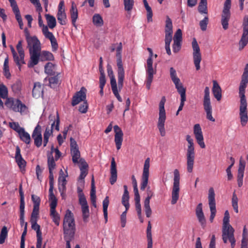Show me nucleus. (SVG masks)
Instances as JSON below:
<instances>
[{"label": "nucleus", "instance_id": "f704fd0d", "mask_svg": "<svg viewBox=\"0 0 248 248\" xmlns=\"http://www.w3.org/2000/svg\"><path fill=\"white\" fill-rule=\"evenodd\" d=\"M70 13L72 24L74 26H76V22L78 17V11L76 5L74 2L72 3Z\"/></svg>", "mask_w": 248, "mask_h": 248}, {"label": "nucleus", "instance_id": "ddd939ff", "mask_svg": "<svg viewBox=\"0 0 248 248\" xmlns=\"http://www.w3.org/2000/svg\"><path fill=\"white\" fill-rule=\"evenodd\" d=\"M193 48V62L196 67V70H199L201 68L200 63L202 61V54L200 51V48L197 42L196 39L194 38L192 42Z\"/></svg>", "mask_w": 248, "mask_h": 248}, {"label": "nucleus", "instance_id": "6e6552de", "mask_svg": "<svg viewBox=\"0 0 248 248\" xmlns=\"http://www.w3.org/2000/svg\"><path fill=\"white\" fill-rule=\"evenodd\" d=\"M4 105L15 112H19L21 114L25 113L28 109L27 107L19 99L14 100L12 97L6 98Z\"/></svg>", "mask_w": 248, "mask_h": 248}, {"label": "nucleus", "instance_id": "b1692460", "mask_svg": "<svg viewBox=\"0 0 248 248\" xmlns=\"http://www.w3.org/2000/svg\"><path fill=\"white\" fill-rule=\"evenodd\" d=\"M170 72L171 79L174 84L177 92L186 90V89L183 87L182 83L181 82L180 79L177 76L176 70L173 67H170Z\"/></svg>", "mask_w": 248, "mask_h": 248}, {"label": "nucleus", "instance_id": "2eb2a0df", "mask_svg": "<svg viewBox=\"0 0 248 248\" xmlns=\"http://www.w3.org/2000/svg\"><path fill=\"white\" fill-rule=\"evenodd\" d=\"M150 161V158L148 157L144 162L140 184V189L141 190H144L148 185L149 177Z\"/></svg>", "mask_w": 248, "mask_h": 248}, {"label": "nucleus", "instance_id": "412c9836", "mask_svg": "<svg viewBox=\"0 0 248 248\" xmlns=\"http://www.w3.org/2000/svg\"><path fill=\"white\" fill-rule=\"evenodd\" d=\"M86 89L81 87L80 91L77 92L72 97V105L75 106L81 101H85L86 98Z\"/></svg>", "mask_w": 248, "mask_h": 248}, {"label": "nucleus", "instance_id": "052dcab7", "mask_svg": "<svg viewBox=\"0 0 248 248\" xmlns=\"http://www.w3.org/2000/svg\"><path fill=\"white\" fill-rule=\"evenodd\" d=\"M92 188L90 192V197H91V201L93 200H96V191H95V188L94 186V178L93 177L92 179Z\"/></svg>", "mask_w": 248, "mask_h": 248}, {"label": "nucleus", "instance_id": "bb28decb", "mask_svg": "<svg viewBox=\"0 0 248 248\" xmlns=\"http://www.w3.org/2000/svg\"><path fill=\"white\" fill-rule=\"evenodd\" d=\"M10 3L11 6L12 8V10L15 15L17 21L20 28L22 29L23 26V23L20 15V11L16 4V2L15 0H8Z\"/></svg>", "mask_w": 248, "mask_h": 248}, {"label": "nucleus", "instance_id": "774afa93", "mask_svg": "<svg viewBox=\"0 0 248 248\" xmlns=\"http://www.w3.org/2000/svg\"><path fill=\"white\" fill-rule=\"evenodd\" d=\"M181 47V42H174L172 45V49L174 53H177L179 51Z\"/></svg>", "mask_w": 248, "mask_h": 248}, {"label": "nucleus", "instance_id": "f257e3e1", "mask_svg": "<svg viewBox=\"0 0 248 248\" xmlns=\"http://www.w3.org/2000/svg\"><path fill=\"white\" fill-rule=\"evenodd\" d=\"M25 32L27 48L29 49L30 56V59L28 63V67H34L38 63L39 61L43 62L54 60V56L50 52H41V43L36 36H31L27 29H25Z\"/></svg>", "mask_w": 248, "mask_h": 248}, {"label": "nucleus", "instance_id": "4d7b16f0", "mask_svg": "<svg viewBox=\"0 0 248 248\" xmlns=\"http://www.w3.org/2000/svg\"><path fill=\"white\" fill-rule=\"evenodd\" d=\"M10 127L16 131L19 134L24 129V128L20 126L18 123L12 122L9 123Z\"/></svg>", "mask_w": 248, "mask_h": 248}, {"label": "nucleus", "instance_id": "7c9ffc66", "mask_svg": "<svg viewBox=\"0 0 248 248\" xmlns=\"http://www.w3.org/2000/svg\"><path fill=\"white\" fill-rule=\"evenodd\" d=\"M79 163L80 164L79 169L80 170L79 179L83 180L88 174V165L83 158L79 159Z\"/></svg>", "mask_w": 248, "mask_h": 248}, {"label": "nucleus", "instance_id": "20e7f679", "mask_svg": "<svg viewBox=\"0 0 248 248\" xmlns=\"http://www.w3.org/2000/svg\"><path fill=\"white\" fill-rule=\"evenodd\" d=\"M147 50L149 53V56L147 60V64L146 66V86L147 88L149 90L152 82L154 75L156 72V64L155 66V68H153V52L151 48L148 47Z\"/></svg>", "mask_w": 248, "mask_h": 248}, {"label": "nucleus", "instance_id": "473e14b6", "mask_svg": "<svg viewBox=\"0 0 248 248\" xmlns=\"http://www.w3.org/2000/svg\"><path fill=\"white\" fill-rule=\"evenodd\" d=\"M15 159L16 162L20 169L24 168L26 165V162L20 154V149L17 146L16 149Z\"/></svg>", "mask_w": 248, "mask_h": 248}, {"label": "nucleus", "instance_id": "393cba45", "mask_svg": "<svg viewBox=\"0 0 248 248\" xmlns=\"http://www.w3.org/2000/svg\"><path fill=\"white\" fill-rule=\"evenodd\" d=\"M194 134L197 143L202 148H204L205 145L203 141V137L201 127L199 124H196L194 126Z\"/></svg>", "mask_w": 248, "mask_h": 248}, {"label": "nucleus", "instance_id": "49530a36", "mask_svg": "<svg viewBox=\"0 0 248 248\" xmlns=\"http://www.w3.org/2000/svg\"><path fill=\"white\" fill-rule=\"evenodd\" d=\"M11 52L14 58V60L16 64L18 66L19 68L20 69L21 64V60H20V57L18 56L17 53L15 51L14 47L12 46H10Z\"/></svg>", "mask_w": 248, "mask_h": 248}, {"label": "nucleus", "instance_id": "13d9d810", "mask_svg": "<svg viewBox=\"0 0 248 248\" xmlns=\"http://www.w3.org/2000/svg\"><path fill=\"white\" fill-rule=\"evenodd\" d=\"M238 198L235 192L233 193L232 199V206L236 213H238Z\"/></svg>", "mask_w": 248, "mask_h": 248}, {"label": "nucleus", "instance_id": "e2e57ef3", "mask_svg": "<svg viewBox=\"0 0 248 248\" xmlns=\"http://www.w3.org/2000/svg\"><path fill=\"white\" fill-rule=\"evenodd\" d=\"M8 91L6 86L3 83H1V98L6 99L8 98Z\"/></svg>", "mask_w": 248, "mask_h": 248}, {"label": "nucleus", "instance_id": "39448f33", "mask_svg": "<svg viewBox=\"0 0 248 248\" xmlns=\"http://www.w3.org/2000/svg\"><path fill=\"white\" fill-rule=\"evenodd\" d=\"M122 49V43H120L116 48L117 75L118 88L120 91L123 87L124 80V70L122 62L121 51Z\"/></svg>", "mask_w": 248, "mask_h": 248}, {"label": "nucleus", "instance_id": "338daca9", "mask_svg": "<svg viewBox=\"0 0 248 248\" xmlns=\"http://www.w3.org/2000/svg\"><path fill=\"white\" fill-rule=\"evenodd\" d=\"M127 211V210H126V209H125V210L123 212L121 216V226L123 228H124L126 225Z\"/></svg>", "mask_w": 248, "mask_h": 248}, {"label": "nucleus", "instance_id": "a878e982", "mask_svg": "<svg viewBox=\"0 0 248 248\" xmlns=\"http://www.w3.org/2000/svg\"><path fill=\"white\" fill-rule=\"evenodd\" d=\"M114 130L115 132L114 141L116 148L119 150L121 149L122 144L123 133L121 129L117 125L114 126Z\"/></svg>", "mask_w": 248, "mask_h": 248}, {"label": "nucleus", "instance_id": "9d476101", "mask_svg": "<svg viewBox=\"0 0 248 248\" xmlns=\"http://www.w3.org/2000/svg\"><path fill=\"white\" fill-rule=\"evenodd\" d=\"M174 178L172 190L171 193V201L172 204H175L179 197L180 191V174L179 171L177 169L174 170Z\"/></svg>", "mask_w": 248, "mask_h": 248}, {"label": "nucleus", "instance_id": "6ab92c4d", "mask_svg": "<svg viewBox=\"0 0 248 248\" xmlns=\"http://www.w3.org/2000/svg\"><path fill=\"white\" fill-rule=\"evenodd\" d=\"M79 203L81 205L83 221L86 222L89 217V208L85 196L81 191L79 193Z\"/></svg>", "mask_w": 248, "mask_h": 248}, {"label": "nucleus", "instance_id": "a211bd4d", "mask_svg": "<svg viewBox=\"0 0 248 248\" xmlns=\"http://www.w3.org/2000/svg\"><path fill=\"white\" fill-rule=\"evenodd\" d=\"M165 23V46H170L172 40V35L173 33L172 23L171 19L168 16H166Z\"/></svg>", "mask_w": 248, "mask_h": 248}, {"label": "nucleus", "instance_id": "c756f323", "mask_svg": "<svg viewBox=\"0 0 248 248\" xmlns=\"http://www.w3.org/2000/svg\"><path fill=\"white\" fill-rule=\"evenodd\" d=\"M117 171L116 169V164L114 157L112 158L110 167V177L109 178L110 183L112 185L117 181Z\"/></svg>", "mask_w": 248, "mask_h": 248}, {"label": "nucleus", "instance_id": "603ef678", "mask_svg": "<svg viewBox=\"0 0 248 248\" xmlns=\"http://www.w3.org/2000/svg\"><path fill=\"white\" fill-rule=\"evenodd\" d=\"M47 165L49 170H53L55 168L56 163L52 155H48L47 156Z\"/></svg>", "mask_w": 248, "mask_h": 248}, {"label": "nucleus", "instance_id": "6e6d98bb", "mask_svg": "<svg viewBox=\"0 0 248 248\" xmlns=\"http://www.w3.org/2000/svg\"><path fill=\"white\" fill-rule=\"evenodd\" d=\"M107 71H108V76L110 78V85H112L114 83V84H117L116 81L115 79V78L114 76V75L113 74V71L112 70V69L110 65H108L107 67Z\"/></svg>", "mask_w": 248, "mask_h": 248}, {"label": "nucleus", "instance_id": "09e8293b", "mask_svg": "<svg viewBox=\"0 0 248 248\" xmlns=\"http://www.w3.org/2000/svg\"><path fill=\"white\" fill-rule=\"evenodd\" d=\"M93 22L97 26H101L103 25V20L99 14H96L93 17Z\"/></svg>", "mask_w": 248, "mask_h": 248}, {"label": "nucleus", "instance_id": "2f4dec72", "mask_svg": "<svg viewBox=\"0 0 248 248\" xmlns=\"http://www.w3.org/2000/svg\"><path fill=\"white\" fill-rule=\"evenodd\" d=\"M212 93L214 97L219 101L221 99L222 93L221 89L219 85L216 80L213 81Z\"/></svg>", "mask_w": 248, "mask_h": 248}, {"label": "nucleus", "instance_id": "9b49d317", "mask_svg": "<svg viewBox=\"0 0 248 248\" xmlns=\"http://www.w3.org/2000/svg\"><path fill=\"white\" fill-rule=\"evenodd\" d=\"M231 0H226L221 14V23L224 30H226L229 27V21L231 18L230 9Z\"/></svg>", "mask_w": 248, "mask_h": 248}, {"label": "nucleus", "instance_id": "c03bdc74", "mask_svg": "<svg viewBox=\"0 0 248 248\" xmlns=\"http://www.w3.org/2000/svg\"><path fill=\"white\" fill-rule=\"evenodd\" d=\"M71 154L72 156V161L74 163H79L78 160L80 157V152L78 149L71 150Z\"/></svg>", "mask_w": 248, "mask_h": 248}, {"label": "nucleus", "instance_id": "4be33fe9", "mask_svg": "<svg viewBox=\"0 0 248 248\" xmlns=\"http://www.w3.org/2000/svg\"><path fill=\"white\" fill-rule=\"evenodd\" d=\"M41 132V126L38 124L34 129L31 136L34 140V145L38 148L40 147L42 144V136Z\"/></svg>", "mask_w": 248, "mask_h": 248}, {"label": "nucleus", "instance_id": "bf43d9fd", "mask_svg": "<svg viewBox=\"0 0 248 248\" xmlns=\"http://www.w3.org/2000/svg\"><path fill=\"white\" fill-rule=\"evenodd\" d=\"M209 22V18L207 16H206L204 17V18L200 22V26L201 28V29L202 31H205L207 29V26Z\"/></svg>", "mask_w": 248, "mask_h": 248}, {"label": "nucleus", "instance_id": "dca6fc26", "mask_svg": "<svg viewBox=\"0 0 248 248\" xmlns=\"http://www.w3.org/2000/svg\"><path fill=\"white\" fill-rule=\"evenodd\" d=\"M208 199L209 201V205L211 211V215L209 220L211 222H212L216 214L215 194L214 188L213 187H210L209 189Z\"/></svg>", "mask_w": 248, "mask_h": 248}, {"label": "nucleus", "instance_id": "5fc2aeb1", "mask_svg": "<svg viewBox=\"0 0 248 248\" xmlns=\"http://www.w3.org/2000/svg\"><path fill=\"white\" fill-rule=\"evenodd\" d=\"M49 86L52 88L56 87L59 82L58 75L48 78Z\"/></svg>", "mask_w": 248, "mask_h": 248}, {"label": "nucleus", "instance_id": "c9c22d12", "mask_svg": "<svg viewBox=\"0 0 248 248\" xmlns=\"http://www.w3.org/2000/svg\"><path fill=\"white\" fill-rule=\"evenodd\" d=\"M54 186H49V200L51 201L50 203V208L54 210L56 208L57 204V199L53 193Z\"/></svg>", "mask_w": 248, "mask_h": 248}, {"label": "nucleus", "instance_id": "3c124183", "mask_svg": "<svg viewBox=\"0 0 248 248\" xmlns=\"http://www.w3.org/2000/svg\"><path fill=\"white\" fill-rule=\"evenodd\" d=\"M32 230L36 232V237L42 236V232L40 230V226L37 223V221H30Z\"/></svg>", "mask_w": 248, "mask_h": 248}, {"label": "nucleus", "instance_id": "5701e85b", "mask_svg": "<svg viewBox=\"0 0 248 248\" xmlns=\"http://www.w3.org/2000/svg\"><path fill=\"white\" fill-rule=\"evenodd\" d=\"M43 34L46 38L50 40L52 50L53 51H56L58 48V44L53 34L48 31L47 27H45L43 29Z\"/></svg>", "mask_w": 248, "mask_h": 248}, {"label": "nucleus", "instance_id": "8fccbe9b", "mask_svg": "<svg viewBox=\"0 0 248 248\" xmlns=\"http://www.w3.org/2000/svg\"><path fill=\"white\" fill-rule=\"evenodd\" d=\"M186 90L178 92L181 96V102L178 109V111H180L183 109L185 102L186 101Z\"/></svg>", "mask_w": 248, "mask_h": 248}, {"label": "nucleus", "instance_id": "58836bf2", "mask_svg": "<svg viewBox=\"0 0 248 248\" xmlns=\"http://www.w3.org/2000/svg\"><path fill=\"white\" fill-rule=\"evenodd\" d=\"M45 17L47 26L50 29H53L56 26V20L55 17L49 14H46Z\"/></svg>", "mask_w": 248, "mask_h": 248}, {"label": "nucleus", "instance_id": "de8ad7c7", "mask_svg": "<svg viewBox=\"0 0 248 248\" xmlns=\"http://www.w3.org/2000/svg\"><path fill=\"white\" fill-rule=\"evenodd\" d=\"M54 65L52 63L48 62L45 66V72L47 75H54Z\"/></svg>", "mask_w": 248, "mask_h": 248}, {"label": "nucleus", "instance_id": "c85d7f7f", "mask_svg": "<svg viewBox=\"0 0 248 248\" xmlns=\"http://www.w3.org/2000/svg\"><path fill=\"white\" fill-rule=\"evenodd\" d=\"M43 94L44 86L39 82H35L32 91V96L34 98L37 99L40 97H42Z\"/></svg>", "mask_w": 248, "mask_h": 248}, {"label": "nucleus", "instance_id": "37998d69", "mask_svg": "<svg viewBox=\"0 0 248 248\" xmlns=\"http://www.w3.org/2000/svg\"><path fill=\"white\" fill-rule=\"evenodd\" d=\"M20 140L26 143L30 144L31 143V137L30 134L25 131L24 129L19 134Z\"/></svg>", "mask_w": 248, "mask_h": 248}, {"label": "nucleus", "instance_id": "f03ea898", "mask_svg": "<svg viewBox=\"0 0 248 248\" xmlns=\"http://www.w3.org/2000/svg\"><path fill=\"white\" fill-rule=\"evenodd\" d=\"M248 83V64L246 65L244 71L241 77L239 87V95L240 98L239 107V116L241 124L245 126L248 121L247 102L245 96V90Z\"/></svg>", "mask_w": 248, "mask_h": 248}, {"label": "nucleus", "instance_id": "680f3d73", "mask_svg": "<svg viewBox=\"0 0 248 248\" xmlns=\"http://www.w3.org/2000/svg\"><path fill=\"white\" fill-rule=\"evenodd\" d=\"M8 229L6 226H3L1 230V244L4 243L8 235Z\"/></svg>", "mask_w": 248, "mask_h": 248}, {"label": "nucleus", "instance_id": "ea45409f", "mask_svg": "<svg viewBox=\"0 0 248 248\" xmlns=\"http://www.w3.org/2000/svg\"><path fill=\"white\" fill-rule=\"evenodd\" d=\"M143 3L145 8L147 11V19L148 22H152L153 21V12L151 7L149 5L147 0H143Z\"/></svg>", "mask_w": 248, "mask_h": 248}, {"label": "nucleus", "instance_id": "4468645a", "mask_svg": "<svg viewBox=\"0 0 248 248\" xmlns=\"http://www.w3.org/2000/svg\"><path fill=\"white\" fill-rule=\"evenodd\" d=\"M243 34L239 42V49H243L248 43V16H245L242 24Z\"/></svg>", "mask_w": 248, "mask_h": 248}, {"label": "nucleus", "instance_id": "a19ab883", "mask_svg": "<svg viewBox=\"0 0 248 248\" xmlns=\"http://www.w3.org/2000/svg\"><path fill=\"white\" fill-rule=\"evenodd\" d=\"M23 40H20L18 42V43L16 46V49L18 51L19 56L20 57V60H21L22 63H25L24 61V51L22 47Z\"/></svg>", "mask_w": 248, "mask_h": 248}, {"label": "nucleus", "instance_id": "864d4df0", "mask_svg": "<svg viewBox=\"0 0 248 248\" xmlns=\"http://www.w3.org/2000/svg\"><path fill=\"white\" fill-rule=\"evenodd\" d=\"M124 10L126 11H131L133 8L134 0H124Z\"/></svg>", "mask_w": 248, "mask_h": 248}, {"label": "nucleus", "instance_id": "423d86ee", "mask_svg": "<svg viewBox=\"0 0 248 248\" xmlns=\"http://www.w3.org/2000/svg\"><path fill=\"white\" fill-rule=\"evenodd\" d=\"M186 140L188 142L186 155L187 170L188 172H191L193 170L195 155L193 140L190 135H187L186 136Z\"/></svg>", "mask_w": 248, "mask_h": 248}, {"label": "nucleus", "instance_id": "f3484780", "mask_svg": "<svg viewBox=\"0 0 248 248\" xmlns=\"http://www.w3.org/2000/svg\"><path fill=\"white\" fill-rule=\"evenodd\" d=\"M60 123V120L59 116L58 114H57L56 120L51 124V128L46 127L44 133L43 143L44 147L46 146L48 142L49 138L53 133V129L55 128L57 131H59Z\"/></svg>", "mask_w": 248, "mask_h": 248}, {"label": "nucleus", "instance_id": "69168bd1", "mask_svg": "<svg viewBox=\"0 0 248 248\" xmlns=\"http://www.w3.org/2000/svg\"><path fill=\"white\" fill-rule=\"evenodd\" d=\"M248 232L245 225L243 228L241 243L248 244Z\"/></svg>", "mask_w": 248, "mask_h": 248}, {"label": "nucleus", "instance_id": "4c0bfd02", "mask_svg": "<svg viewBox=\"0 0 248 248\" xmlns=\"http://www.w3.org/2000/svg\"><path fill=\"white\" fill-rule=\"evenodd\" d=\"M152 226L150 221H149L148 223V226L146 230L147 240V248H153V240L152 235L151 232Z\"/></svg>", "mask_w": 248, "mask_h": 248}, {"label": "nucleus", "instance_id": "f8f14e48", "mask_svg": "<svg viewBox=\"0 0 248 248\" xmlns=\"http://www.w3.org/2000/svg\"><path fill=\"white\" fill-rule=\"evenodd\" d=\"M222 238L225 244L228 242L230 243L231 248H234L235 246L236 240L234 237V229L232 227L230 228H222Z\"/></svg>", "mask_w": 248, "mask_h": 248}, {"label": "nucleus", "instance_id": "aec40b11", "mask_svg": "<svg viewBox=\"0 0 248 248\" xmlns=\"http://www.w3.org/2000/svg\"><path fill=\"white\" fill-rule=\"evenodd\" d=\"M57 17L59 23L61 25H64L66 24L67 16L65 10L64 1L63 0H61L59 4Z\"/></svg>", "mask_w": 248, "mask_h": 248}, {"label": "nucleus", "instance_id": "0e129e2a", "mask_svg": "<svg viewBox=\"0 0 248 248\" xmlns=\"http://www.w3.org/2000/svg\"><path fill=\"white\" fill-rule=\"evenodd\" d=\"M182 40V32L181 29H178L174 34L173 41L181 42Z\"/></svg>", "mask_w": 248, "mask_h": 248}, {"label": "nucleus", "instance_id": "1a4fd4ad", "mask_svg": "<svg viewBox=\"0 0 248 248\" xmlns=\"http://www.w3.org/2000/svg\"><path fill=\"white\" fill-rule=\"evenodd\" d=\"M203 107L206 112V118L212 122H215V119L212 116V107L210 96V89L208 87H206L204 90Z\"/></svg>", "mask_w": 248, "mask_h": 248}, {"label": "nucleus", "instance_id": "cd10ccee", "mask_svg": "<svg viewBox=\"0 0 248 248\" xmlns=\"http://www.w3.org/2000/svg\"><path fill=\"white\" fill-rule=\"evenodd\" d=\"M196 215L199 222L202 228H204L206 225V219L202 211V204L200 203L196 208Z\"/></svg>", "mask_w": 248, "mask_h": 248}, {"label": "nucleus", "instance_id": "0eeeda50", "mask_svg": "<svg viewBox=\"0 0 248 248\" xmlns=\"http://www.w3.org/2000/svg\"><path fill=\"white\" fill-rule=\"evenodd\" d=\"M166 99L164 96L162 97L159 104V118L157 122V126L162 137L166 135L165 129V123L166 119V112L164 108Z\"/></svg>", "mask_w": 248, "mask_h": 248}, {"label": "nucleus", "instance_id": "a18cd8bd", "mask_svg": "<svg viewBox=\"0 0 248 248\" xmlns=\"http://www.w3.org/2000/svg\"><path fill=\"white\" fill-rule=\"evenodd\" d=\"M53 210L52 208H50V216L52 218L53 221L55 223V224L57 226H59L60 224V217L59 215L56 211V208H54Z\"/></svg>", "mask_w": 248, "mask_h": 248}, {"label": "nucleus", "instance_id": "72a5a7b5", "mask_svg": "<svg viewBox=\"0 0 248 248\" xmlns=\"http://www.w3.org/2000/svg\"><path fill=\"white\" fill-rule=\"evenodd\" d=\"M124 192L122 196V203L126 209V210H128L129 208V192L128 191L127 186L126 185L124 186Z\"/></svg>", "mask_w": 248, "mask_h": 248}, {"label": "nucleus", "instance_id": "7ed1b4c3", "mask_svg": "<svg viewBox=\"0 0 248 248\" xmlns=\"http://www.w3.org/2000/svg\"><path fill=\"white\" fill-rule=\"evenodd\" d=\"M63 239L66 242V248H71L70 242L74 239L76 227L73 213L68 209L63 222Z\"/></svg>", "mask_w": 248, "mask_h": 248}, {"label": "nucleus", "instance_id": "79ce46f5", "mask_svg": "<svg viewBox=\"0 0 248 248\" xmlns=\"http://www.w3.org/2000/svg\"><path fill=\"white\" fill-rule=\"evenodd\" d=\"M198 11L202 14H207V0H201L198 6Z\"/></svg>", "mask_w": 248, "mask_h": 248}, {"label": "nucleus", "instance_id": "e433bc0d", "mask_svg": "<svg viewBox=\"0 0 248 248\" xmlns=\"http://www.w3.org/2000/svg\"><path fill=\"white\" fill-rule=\"evenodd\" d=\"M20 195V215H24L25 202L24 192L22 190V185L20 184L19 187Z\"/></svg>", "mask_w": 248, "mask_h": 248}]
</instances>
